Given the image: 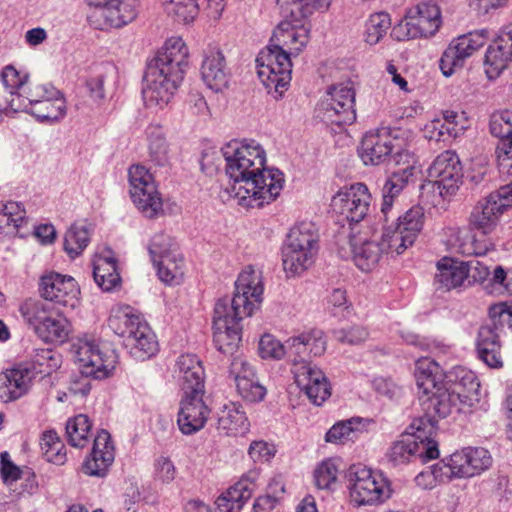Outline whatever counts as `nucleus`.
<instances>
[{
	"label": "nucleus",
	"instance_id": "1",
	"mask_svg": "<svg viewBox=\"0 0 512 512\" xmlns=\"http://www.w3.org/2000/svg\"><path fill=\"white\" fill-rule=\"evenodd\" d=\"M225 159L227 173L234 181L231 192L240 206L260 209L280 195L283 173L266 168V152L259 143L242 141L229 144Z\"/></svg>",
	"mask_w": 512,
	"mask_h": 512
},
{
	"label": "nucleus",
	"instance_id": "2",
	"mask_svg": "<svg viewBox=\"0 0 512 512\" xmlns=\"http://www.w3.org/2000/svg\"><path fill=\"white\" fill-rule=\"evenodd\" d=\"M480 383L472 371L456 369L455 377L427 395L428 407L439 418L468 412L477 400Z\"/></svg>",
	"mask_w": 512,
	"mask_h": 512
},
{
	"label": "nucleus",
	"instance_id": "3",
	"mask_svg": "<svg viewBox=\"0 0 512 512\" xmlns=\"http://www.w3.org/2000/svg\"><path fill=\"white\" fill-rule=\"evenodd\" d=\"M436 427L431 417L414 419L409 431L394 441L387 457L394 465L406 464L419 459L421 462L439 457L438 443L434 439Z\"/></svg>",
	"mask_w": 512,
	"mask_h": 512
},
{
	"label": "nucleus",
	"instance_id": "4",
	"mask_svg": "<svg viewBox=\"0 0 512 512\" xmlns=\"http://www.w3.org/2000/svg\"><path fill=\"white\" fill-rule=\"evenodd\" d=\"M319 250V235L312 222H300L291 228L282 250L285 272L298 276L315 262Z\"/></svg>",
	"mask_w": 512,
	"mask_h": 512
},
{
	"label": "nucleus",
	"instance_id": "5",
	"mask_svg": "<svg viewBox=\"0 0 512 512\" xmlns=\"http://www.w3.org/2000/svg\"><path fill=\"white\" fill-rule=\"evenodd\" d=\"M350 503L355 507L378 506L393 494L390 480L363 465H352L347 476Z\"/></svg>",
	"mask_w": 512,
	"mask_h": 512
},
{
	"label": "nucleus",
	"instance_id": "6",
	"mask_svg": "<svg viewBox=\"0 0 512 512\" xmlns=\"http://www.w3.org/2000/svg\"><path fill=\"white\" fill-rule=\"evenodd\" d=\"M492 465L490 452L482 447H466L433 465V474L440 483L453 478H470Z\"/></svg>",
	"mask_w": 512,
	"mask_h": 512
},
{
	"label": "nucleus",
	"instance_id": "7",
	"mask_svg": "<svg viewBox=\"0 0 512 512\" xmlns=\"http://www.w3.org/2000/svg\"><path fill=\"white\" fill-rule=\"evenodd\" d=\"M442 25L440 8L431 2H421L407 9L391 35L398 41L434 36Z\"/></svg>",
	"mask_w": 512,
	"mask_h": 512
},
{
	"label": "nucleus",
	"instance_id": "8",
	"mask_svg": "<svg viewBox=\"0 0 512 512\" xmlns=\"http://www.w3.org/2000/svg\"><path fill=\"white\" fill-rule=\"evenodd\" d=\"M406 140L399 129L381 128L365 134L361 142V159L365 164L378 165L392 157L397 166L404 158L401 154H411L406 149Z\"/></svg>",
	"mask_w": 512,
	"mask_h": 512
},
{
	"label": "nucleus",
	"instance_id": "9",
	"mask_svg": "<svg viewBox=\"0 0 512 512\" xmlns=\"http://www.w3.org/2000/svg\"><path fill=\"white\" fill-rule=\"evenodd\" d=\"M256 63L258 77L268 93L281 97L291 81L292 62L288 53L268 45L259 52Z\"/></svg>",
	"mask_w": 512,
	"mask_h": 512
},
{
	"label": "nucleus",
	"instance_id": "10",
	"mask_svg": "<svg viewBox=\"0 0 512 512\" xmlns=\"http://www.w3.org/2000/svg\"><path fill=\"white\" fill-rule=\"evenodd\" d=\"M130 196L137 209L146 218L163 213V199L154 176L143 165H132L128 170Z\"/></svg>",
	"mask_w": 512,
	"mask_h": 512
},
{
	"label": "nucleus",
	"instance_id": "11",
	"mask_svg": "<svg viewBox=\"0 0 512 512\" xmlns=\"http://www.w3.org/2000/svg\"><path fill=\"white\" fill-rule=\"evenodd\" d=\"M75 347L76 360L82 375L104 379L113 374L118 362L115 350L88 339L79 340Z\"/></svg>",
	"mask_w": 512,
	"mask_h": 512
},
{
	"label": "nucleus",
	"instance_id": "12",
	"mask_svg": "<svg viewBox=\"0 0 512 512\" xmlns=\"http://www.w3.org/2000/svg\"><path fill=\"white\" fill-rule=\"evenodd\" d=\"M75 347L76 360L82 375L104 379L113 374L118 362L115 350L88 339L79 340Z\"/></svg>",
	"mask_w": 512,
	"mask_h": 512
},
{
	"label": "nucleus",
	"instance_id": "13",
	"mask_svg": "<svg viewBox=\"0 0 512 512\" xmlns=\"http://www.w3.org/2000/svg\"><path fill=\"white\" fill-rule=\"evenodd\" d=\"M512 206V182L490 193L473 208L469 225L484 235L492 233L497 227L503 212Z\"/></svg>",
	"mask_w": 512,
	"mask_h": 512
},
{
	"label": "nucleus",
	"instance_id": "14",
	"mask_svg": "<svg viewBox=\"0 0 512 512\" xmlns=\"http://www.w3.org/2000/svg\"><path fill=\"white\" fill-rule=\"evenodd\" d=\"M264 285L262 272L247 266L239 274L235 283V293L229 299V308L237 316H251L263 300Z\"/></svg>",
	"mask_w": 512,
	"mask_h": 512
},
{
	"label": "nucleus",
	"instance_id": "15",
	"mask_svg": "<svg viewBox=\"0 0 512 512\" xmlns=\"http://www.w3.org/2000/svg\"><path fill=\"white\" fill-rule=\"evenodd\" d=\"M88 16L91 26L99 30L121 28L132 22L138 12V0H94Z\"/></svg>",
	"mask_w": 512,
	"mask_h": 512
},
{
	"label": "nucleus",
	"instance_id": "16",
	"mask_svg": "<svg viewBox=\"0 0 512 512\" xmlns=\"http://www.w3.org/2000/svg\"><path fill=\"white\" fill-rule=\"evenodd\" d=\"M246 316H237L229 308L228 298L219 299L214 307L213 341L223 353H233L241 341L240 321Z\"/></svg>",
	"mask_w": 512,
	"mask_h": 512
},
{
	"label": "nucleus",
	"instance_id": "17",
	"mask_svg": "<svg viewBox=\"0 0 512 512\" xmlns=\"http://www.w3.org/2000/svg\"><path fill=\"white\" fill-rule=\"evenodd\" d=\"M149 251L157 267L159 278L165 283H178L184 275V259L178 252L176 244L164 235H156L149 246Z\"/></svg>",
	"mask_w": 512,
	"mask_h": 512
},
{
	"label": "nucleus",
	"instance_id": "18",
	"mask_svg": "<svg viewBox=\"0 0 512 512\" xmlns=\"http://www.w3.org/2000/svg\"><path fill=\"white\" fill-rule=\"evenodd\" d=\"M180 74L150 64L145 75L143 98L146 106L163 108L183 81Z\"/></svg>",
	"mask_w": 512,
	"mask_h": 512
},
{
	"label": "nucleus",
	"instance_id": "19",
	"mask_svg": "<svg viewBox=\"0 0 512 512\" xmlns=\"http://www.w3.org/2000/svg\"><path fill=\"white\" fill-rule=\"evenodd\" d=\"M41 298L65 307L75 308L79 305L81 290L77 281L70 275L55 271L43 273L38 282Z\"/></svg>",
	"mask_w": 512,
	"mask_h": 512
},
{
	"label": "nucleus",
	"instance_id": "20",
	"mask_svg": "<svg viewBox=\"0 0 512 512\" xmlns=\"http://www.w3.org/2000/svg\"><path fill=\"white\" fill-rule=\"evenodd\" d=\"M372 195L363 183H355L344 187L333 196V211L351 223L362 221L369 213Z\"/></svg>",
	"mask_w": 512,
	"mask_h": 512
},
{
	"label": "nucleus",
	"instance_id": "21",
	"mask_svg": "<svg viewBox=\"0 0 512 512\" xmlns=\"http://www.w3.org/2000/svg\"><path fill=\"white\" fill-rule=\"evenodd\" d=\"M428 176L442 196L453 194L462 178V167L457 154L448 150L438 155L429 167Z\"/></svg>",
	"mask_w": 512,
	"mask_h": 512
},
{
	"label": "nucleus",
	"instance_id": "22",
	"mask_svg": "<svg viewBox=\"0 0 512 512\" xmlns=\"http://www.w3.org/2000/svg\"><path fill=\"white\" fill-rule=\"evenodd\" d=\"M355 93L349 84H337L329 88L323 109L327 120L337 125L352 124L356 120Z\"/></svg>",
	"mask_w": 512,
	"mask_h": 512
},
{
	"label": "nucleus",
	"instance_id": "23",
	"mask_svg": "<svg viewBox=\"0 0 512 512\" xmlns=\"http://www.w3.org/2000/svg\"><path fill=\"white\" fill-rule=\"evenodd\" d=\"M36 375L35 366L27 361L6 369L1 373L0 399L4 403L20 399L29 392Z\"/></svg>",
	"mask_w": 512,
	"mask_h": 512
},
{
	"label": "nucleus",
	"instance_id": "24",
	"mask_svg": "<svg viewBox=\"0 0 512 512\" xmlns=\"http://www.w3.org/2000/svg\"><path fill=\"white\" fill-rule=\"evenodd\" d=\"M309 40L310 26L306 21L284 20L275 28L269 45L291 56L298 55Z\"/></svg>",
	"mask_w": 512,
	"mask_h": 512
},
{
	"label": "nucleus",
	"instance_id": "25",
	"mask_svg": "<svg viewBox=\"0 0 512 512\" xmlns=\"http://www.w3.org/2000/svg\"><path fill=\"white\" fill-rule=\"evenodd\" d=\"M466 122L464 112L441 110L424 125V136L430 141L446 142L462 135L466 130Z\"/></svg>",
	"mask_w": 512,
	"mask_h": 512
},
{
	"label": "nucleus",
	"instance_id": "26",
	"mask_svg": "<svg viewBox=\"0 0 512 512\" xmlns=\"http://www.w3.org/2000/svg\"><path fill=\"white\" fill-rule=\"evenodd\" d=\"M201 76L206 86L215 92H222L229 87L231 72L219 47L209 46L205 50Z\"/></svg>",
	"mask_w": 512,
	"mask_h": 512
},
{
	"label": "nucleus",
	"instance_id": "27",
	"mask_svg": "<svg viewBox=\"0 0 512 512\" xmlns=\"http://www.w3.org/2000/svg\"><path fill=\"white\" fill-rule=\"evenodd\" d=\"M295 382L315 405H321L331 394L324 373L310 362L296 364L293 370Z\"/></svg>",
	"mask_w": 512,
	"mask_h": 512
},
{
	"label": "nucleus",
	"instance_id": "28",
	"mask_svg": "<svg viewBox=\"0 0 512 512\" xmlns=\"http://www.w3.org/2000/svg\"><path fill=\"white\" fill-rule=\"evenodd\" d=\"M115 447L111 435L106 430L97 432L91 452L82 464V471L89 476L103 477L114 462Z\"/></svg>",
	"mask_w": 512,
	"mask_h": 512
},
{
	"label": "nucleus",
	"instance_id": "29",
	"mask_svg": "<svg viewBox=\"0 0 512 512\" xmlns=\"http://www.w3.org/2000/svg\"><path fill=\"white\" fill-rule=\"evenodd\" d=\"M512 62V28L504 30L487 47L484 72L489 80H495Z\"/></svg>",
	"mask_w": 512,
	"mask_h": 512
},
{
	"label": "nucleus",
	"instance_id": "30",
	"mask_svg": "<svg viewBox=\"0 0 512 512\" xmlns=\"http://www.w3.org/2000/svg\"><path fill=\"white\" fill-rule=\"evenodd\" d=\"M204 393H187L181 401L177 423L182 433L190 435L201 430L210 415Z\"/></svg>",
	"mask_w": 512,
	"mask_h": 512
},
{
	"label": "nucleus",
	"instance_id": "31",
	"mask_svg": "<svg viewBox=\"0 0 512 512\" xmlns=\"http://www.w3.org/2000/svg\"><path fill=\"white\" fill-rule=\"evenodd\" d=\"M231 373L234 375L236 390L246 402L262 401L266 388L261 385L251 364L242 357H236L231 363Z\"/></svg>",
	"mask_w": 512,
	"mask_h": 512
},
{
	"label": "nucleus",
	"instance_id": "32",
	"mask_svg": "<svg viewBox=\"0 0 512 512\" xmlns=\"http://www.w3.org/2000/svg\"><path fill=\"white\" fill-rule=\"evenodd\" d=\"M188 59L189 49L184 40L179 36H172L166 40L162 50L150 64L173 73L177 72L184 77Z\"/></svg>",
	"mask_w": 512,
	"mask_h": 512
},
{
	"label": "nucleus",
	"instance_id": "33",
	"mask_svg": "<svg viewBox=\"0 0 512 512\" xmlns=\"http://www.w3.org/2000/svg\"><path fill=\"white\" fill-rule=\"evenodd\" d=\"M455 374L456 370L446 373L436 361L428 357L419 358L415 362L414 377L416 386L419 392L425 396L446 383L448 376L455 377Z\"/></svg>",
	"mask_w": 512,
	"mask_h": 512
},
{
	"label": "nucleus",
	"instance_id": "34",
	"mask_svg": "<svg viewBox=\"0 0 512 512\" xmlns=\"http://www.w3.org/2000/svg\"><path fill=\"white\" fill-rule=\"evenodd\" d=\"M175 373L185 394L205 393L204 369L193 354H182L176 362Z\"/></svg>",
	"mask_w": 512,
	"mask_h": 512
},
{
	"label": "nucleus",
	"instance_id": "35",
	"mask_svg": "<svg viewBox=\"0 0 512 512\" xmlns=\"http://www.w3.org/2000/svg\"><path fill=\"white\" fill-rule=\"evenodd\" d=\"M217 429L226 436H245L250 430L248 417L239 403L225 404L219 412Z\"/></svg>",
	"mask_w": 512,
	"mask_h": 512
},
{
	"label": "nucleus",
	"instance_id": "36",
	"mask_svg": "<svg viewBox=\"0 0 512 512\" xmlns=\"http://www.w3.org/2000/svg\"><path fill=\"white\" fill-rule=\"evenodd\" d=\"M93 276L99 287L110 291L120 283L117 260L111 250H104L93 260Z\"/></svg>",
	"mask_w": 512,
	"mask_h": 512
},
{
	"label": "nucleus",
	"instance_id": "37",
	"mask_svg": "<svg viewBox=\"0 0 512 512\" xmlns=\"http://www.w3.org/2000/svg\"><path fill=\"white\" fill-rule=\"evenodd\" d=\"M125 341L130 354L138 360L150 358L158 350L155 334L146 321L136 327Z\"/></svg>",
	"mask_w": 512,
	"mask_h": 512
},
{
	"label": "nucleus",
	"instance_id": "38",
	"mask_svg": "<svg viewBox=\"0 0 512 512\" xmlns=\"http://www.w3.org/2000/svg\"><path fill=\"white\" fill-rule=\"evenodd\" d=\"M477 351L479 358L491 368H501L503 359L499 335L495 328L482 326L478 333Z\"/></svg>",
	"mask_w": 512,
	"mask_h": 512
},
{
	"label": "nucleus",
	"instance_id": "39",
	"mask_svg": "<svg viewBox=\"0 0 512 512\" xmlns=\"http://www.w3.org/2000/svg\"><path fill=\"white\" fill-rule=\"evenodd\" d=\"M371 421L361 417H352L336 422L326 433L325 441L332 444H345L368 431Z\"/></svg>",
	"mask_w": 512,
	"mask_h": 512
},
{
	"label": "nucleus",
	"instance_id": "40",
	"mask_svg": "<svg viewBox=\"0 0 512 512\" xmlns=\"http://www.w3.org/2000/svg\"><path fill=\"white\" fill-rule=\"evenodd\" d=\"M436 283L446 290L460 287L465 284L467 274L464 262L450 257H443L437 262Z\"/></svg>",
	"mask_w": 512,
	"mask_h": 512
},
{
	"label": "nucleus",
	"instance_id": "41",
	"mask_svg": "<svg viewBox=\"0 0 512 512\" xmlns=\"http://www.w3.org/2000/svg\"><path fill=\"white\" fill-rule=\"evenodd\" d=\"M143 322L145 320H143L141 314L128 305L113 307L108 318L109 327L115 334L125 338Z\"/></svg>",
	"mask_w": 512,
	"mask_h": 512
},
{
	"label": "nucleus",
	"instance_id": "42",
	"mask_svg": "<svg viewBox=\"0 0 512 512\" xmlns=\"http://www.w3.org/2000/svg\"><path fill=\"white\" fill-rule=\"evenodd\" d=\"M70 332V321L62 312L55 309L40 326L36 335L47 343H64L68 340Z\"/></svg>",
	"mask_w": 512,
	"mask_h": 512
},
{
	"label": "nucleus",
	"instance_id": "43",
	"mask_svg": "<svg viewBox=\"0 0 512 512\" xmlns=\"http://www.w3.org/2000/svg\"><path fill=\"white\" fill-rule=\"evenodd\" d=\"M48 96L49 99L46 100H34L29 108L30 113L42 122L57 121L65 114V99L61 93L51 87Z\"/></svg>",
	"mask_w": 512,
	"mask_h": 512
},
{
	"label": "nucleus",
	"instance_id": "44",
	"mask_svg": "<svg viewBox=\"0 0 512 512\" xmlns=\"http://www.w3.org/2000/svg\"><path fill=\"white\" fill-rule=\"evenodd\" d=\"M353 260L356 266L365 272L375 269L384 254L379 241L374 240H354Z\"/></svg>",
	"mask_w": 512,
	"mask_h": 512
},
{
	"label": "nucleus",
	"instance_id": "45",
	"mask_svg": "<svg viewBox=\"0 0 512 512\" xmlns=\"http://www.w3.org/2000/svg\"><path fill=\"white\" fill-rule=\"evenodd\" d=\"M92 422L85 414L69 418L66 423L67 442L75 448H85L92 438Z\"/></svg>",
	"mask_w": 512,
	"mask_h": 512
},
{
	"label": "nucleus",
	"instance_id": "46",
	"mask_svg": "<svg viewBox=\"0 0 512 512\" xmlns=\"http://www.w3.org/2000/svg\"><path fill=\"white\" fill-rule=\"evenodd\" d=\"M56 308L42 299H27L20 306V312L26 323L38 333L43 322L54 312Z\"/></svg>",
	"mask_w": 512,
	"mask_h": 512
},
{
	"label": "nucleus",
	"instance_id": "47",
	"mask_svg": "<svg viewBox=\"0 0 512 512\" xmlns=\"http://www.w3.org/2000/svg\"><path fill=\"white\" fill-rule=\"evenodd\" d=\"M341 465L339 458H327L318 463L313 471L315 485L319 489H334L339 482Z\"/></svg>",
	"mask_w": 512,
	"mask_h": 512
},
{
	"label": "nucleus",
	"instance_id": "48",
	"mask_svg": "<svg viewBox=\"0 0 512 512\" xmlns=\"http://www.w3.org/2000/svg\"><path fill=\"white\" fill-rule=\"evenodd\" d=\"M165 13L174 21L183 24L192 23L199 13L197 0H158Z\"/></svg>",
	"mask_w": 512,
	"mask_h": 512
},
{
	"label": "nucleus",
	"instance_id": "49",
	"mask_svg": "<svg viewBox=\"0 0 512 512\" xmlns=\"http://www.w3.org/2000/svg\"><path fill=\"white\" fill-rule=\"evenodd\" d=\"M404 161L384 185L383 192L397 197L413 176L415 159L413 154H401Z\"/></svg>",
	"mask_w": 512,
	"mask_h": 512
},
{
	"label": "nucleus",
	"instance_id": "50",
	"mask_svg": "<svg viewBox=\"0 0 512 512\" xmlns=\"http://www.w3.org/2000/svg\"><path fill=\"white\" fill-rule=\"evenodd\" d=\"M424 225V212L419 206H414L400 216L395 227L403 233L412 244L419 236Z\"/></svg>",
	"mask_w": 512,
	"mask_h": 512
},
{
	"label": "nucleus",
	"instance_id": "51",
	"mask_svg": "<svg viewBox=\"0 0 512 512\" xmlns=\"http://www.w3.org/2000/svg\"><path fill=\"white\" fill-rule=\"evenodd\" d=\"M379 243L384 254L400 255L413 244L410 240L395 227L388 225L384 227Z\"/></svg>",
	"mask_w": 512,
	"mask_h": 512
},
{
	"label": "nucleus",
	"instance_id": "52",
	"mask_svg": "<svg viewBox=\"0 0 512 512\" xmlns=\"http://www.w3.org/2000/svg\"><path fill=\"white\" fill-rule=\"evenodd\" d=\"M391 27L390 15L386 12L371 14L365 25V42L370 45L377 44Z\"/></svg>",
	"mask_w": 512,
	"mask_h": 512
},
{
	"label": "nucleus",
	"instance_id": "53",
	"mask_svg": "<svg viewBox=\"0 0 512 512\" xmlns=\"http://www.w3.org/2000/svg\"><path fill=\"white\" fill-rule=\"evenodd\" d=\"M40 445L48 462H52L58 465L65 462V446L55 431L44 432Z\"/></svg>",
	"mask_w": 512,
	"mask_h": 512
},
{
	"label": "nucleus",
	"instance_id": "54",
	"mask_svg": "<svg viewBox=\"0 0 512 512\" xmlns=\"http://www.w3.org/2000/svg\"><path fill=\"white\" fill-rule=\"evenodd\" d=\"M25 209L17 202H8L0 210V231L14 233L25 219Z\"/></svg>",
	"mask_w": 512,
	"mask_h": 512
},
{
	"label": "nucleus",
	"instance_id": "55",
	"mask_svg": "<svg viewBox=\"0 0 512 512\" xmlns=\"http://www.w3.org/2000/svg\"><path fill=\"white\" fill-rule=\"evenodd\" d=\"M89 243V233L86 228L71 226L64 237V249L70 258L80 255Z\"/></svg>",
	"mask_w": 512,
	"mask_h": 512
},
{
	"label": "nucleus",
	"instance_id": "56",
	"mask_svg": "<svg viewBox=\"0 0 512 512\" xmlns=\"http://www.w3.org/2000/svg\"><path fill=\"white\" fill-rule=\"evenodd\" d=\"M282 6H294L291 9V15L307 18L315 12L326 11L331 4V0H278Z\"/></svg>",
	"mask_w": 512,
	"mask_h": 512
},
{
	"label": "nucleus",
	"instance_id": "57",
	"mask_svg": "<svg viewBox=\"0 0 512 512\" xmlns=\"http://www.w3.org/2000/svg\"><path fill=\"white\" fill-rule=\"evenodd\" d=\"M451 43L466 60L485 45L486 36L481 32H470L457 37Z\"/></svg>",
	"mask_w": 512,
	"mask_h": 512
},
{
	"label": "nucleus",
	"instance_id": "58",
	"mask_svg": "<svg viewBox=\"0 0 512 512\" xmlns=\"http://www.w3.org/2000/svg\"><path fill=\"white\" fill-rule=\"evenodd\" d=\"M258 476L259 473L257 471H249L227 490L229 495L234 496L244 505V503L252 497L257 488Z\"/></svg>",
	"mask_w": 512,
	"mask_h": 512
},
{
	"label": "nucleus",
	"instance_id": "59",
	"mask_svg": "<svg viewBox=\"0 0 512 512\" xmlns=\"http://www.w3.org/2000/svg\"><path fill=\"white\" fill-rule=\"evenodd\" d=\"M490 132L500 140L512 138V111L494 112L490 118Z\"/></svg>",
	"mask_w": 512,
	"mask_h": 512
},
{
	"label": "nucleus",
	"instance_id": "60",
	"mask_svg": "<svg viewBox=\"0 0 512 512\" xmlns=\"http://www.w3.org/2000/svg\"><path fill=\"white\" fill-rule=\"evenodd\" d=\"M258 350L262 359L280 360L287 353L286 346L271 334H264L260 338Z\"/></svg>",
	"mask_w": 512,
	"mask_h": 512
},
{
	"label": "nucleus",
	"instance_id": "61",
	"mask_svg": "<svg viewBox=\"0 0 512 512\" xmlns=\"http://www.w3.org/2000/svg\"><path fill=\"white\" fill-rule=\"evenodd\" d=\"M29 363L35 366L37 374H50L59 367V355L51 349L37 350Z\"/></svg>",
	"mask_w": 512,
	"mask_h": 512
},
{
	"label": "nucleus",
	"instance_id": "62",
	"mask_svg": "<svg viewBox=\"0 0 512 512\" xmlns=\"http://www.w3.org/2000/svg\"><path fill=\"white\" fill-rule=\"evenodd\" d=\"M4 85L10 89L11 95L17 96L19 99L23 96L24 87L28 76L27 74L17 70L14 66H6L1 74Z\"/></svg>",
	"mask_w": 512,
	"mask_h": 512
},
{
	"label": "nucleus",
	"instance_id": "63",
	"mask_svg": "<svg viewBox=\"0 0 512 512\" xmlns=\"http://www.w3.org/2000/svg\"><path fill=\"white\" fill-rule=\"evenodd\" d=\"M465 61L462 55L459 54V51L450 42L440 58L439 67L445 76H451L464 66Z\"/></svg>",
	"mask_w": 512,
	"mask_h": 512
},
{
	"label": "nucleus",
	"instance_id": "64",
	"mask_svg": "<svg viewBox=\"0 0 512 512\" xmlns=\"http://www.w3.org/2000/svg\"><path fill=\"white\" fill-rule=\"evenodd\" d=\"M496 157L500 173L512 177V137L499 141Z\"/></svg>",
	"mask_w": 512,
	"mask_h": 512
}]
</instances>
